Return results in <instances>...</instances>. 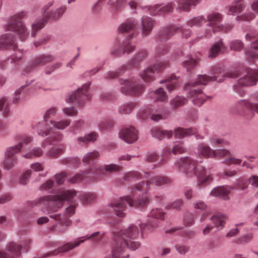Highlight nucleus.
I'll use <instances>...</instances> for the list:
<instances>
[{"instance_id": "nucleus-1", "label": "nucleus", "mask_w": 258, "mask_h": 258, "mask_svg": "<svg viewBox=\"0 0 258 258\" xmlns=\"http://www.w3.org/2000/svg\"><path fill=\"white\" fill-rule=\"evenodd\" d=\"M202 162L186 157L177 160L174 165L176 167L182 169L187 177L196 176L198 179V185L202 186L212 179L206 168L201 164Z\"/></svg>"}, {"instance_id": "nucleus-2", "label": "nucleus", "mask_w": 258, "mask_h": 258, "mask_svg": "<svg viewBox=\"0 0 258 258\" xmlns=\"http://www.w3.org/2000/svg\"><path fill=\"white\" fill-rule=\"evenodd\" d=\"M76 195L75 190H63L55 195L41 197L32 202V206H39L47 211L55 212L62 207L64 201L72 200Z\"/></svg>"}, {"instance_id": "nucleus-3", "label": "nucleus", "mask_w": 258, "mask_h": 258, "mask_svg": "<svg viewBox=\"0 0 258 258\" xmlns=\"http://www.w3.org/2000/svg\"><path fill=\"white\" fill-rule=\"evenodd\" d=\"M217 79V77L216 75L213 76L206 75H199L194 81L185 85L184 89L189 91L188 97L195 105L200 106L209 98L201 89H196V87L200 85H206L209 82L216 81Z\"/></svg>"}, {"instance_id": "nucleus-4", "label": "nucleus", "mask_w": 258, "mask_h": 258, "mask_svg": "<svg viewBox=\"0 0 258 258\" xmlns=\"http://www.w3.org/2000/svg\"><path fill=\"white\" fill-rule=\"evenodd\" d=\"M149 203V200L146 197H143L141 199L135 201L132 196H126L112 201L109 206L116 216L122 218L126 215L127 205L131 207L142 208L146 207Z\"/></svg>"}, {"instance_id": "nucleus-5", "label": "nucleus", "mask_w": 258, "mask_h": 258, "mask_svg": "<svg viewBox=\"0 0 258 258\" xmlns=\"http://www.w3.org/2000/svg\"><path fill=\"white\" fill-rule=\"evenodd\" d=\"M122 167L114 164L103 165H96L86 170L82 174H78L72 179V182H77L83 179L86 175L93 178L94 180L101 178L105 174V171L108 173L116 172L121 171Z\"/></svg>"}, {"instance_id": "nucleus-6", "label": "nucleus", "mask_w": 258, "mask_h": 258, "mask_svg": "<svg viewBox=\"0 0 258 258\" xmlns=\"http://www.w3.org/2000/svg\"><path fill=\"white\" fill-rule=\"evenodd\" d=\"M27 12L22 11L16 13L10 18V21L5 26L6 30L16 33L22 41L25 40L29 33L22 20L27 16Z\"/></svg>"}, {"instance_id": "nucleus-7", "label": "nucleus", "mask_w": 258, "mask_h": 258, "mask_svg": "<svg viewBox=\"0 0 258 258\" xmlns=\"http://www.w3.org/2000/svg\"><path fill=\"white\" fill-rule=\"evenodd\" d=\"M104 233H100V232H96L93 233L89 237H81L77 238L73 241L68 242L62 246L58 247L57 249L53 251L49 252L44 254L42 257H47L48 256H54L60 253L67 252L69 250H72L75 247L79 246L82 243L84 242L86 240L89 239H93L95 242H98L103 237Z\"/></svg>"}, {"instance_id": "nucleus-8", "label": "nucleus", "mask_w": 258, "mask_h": 258, "mask_svg": "<svg viewBox=\"0 0 258 258\" xmlns=\"http://www.w3.org/2000/svg\"><path fill=\"white\" fill-rule=\"evenodd\" d=\"M120 85L121 92L126 95L139 97L145 91L144 85L138 83L134 78L120 80Z\"/></svg>"}, {"instance_id": "nucleus-9", "label": "nucleus", "mask_w": 258, "mask_h": 258, "mask_svg": "<svg viewBox=\"0 0 258 258\" xmlns=\"http://www.w3.org/2000/svg\"><path fill=\"white\" fill-rule=\"evenodd\" d=\"M222 19V16L219 13H213L208 15L207 17L208 25L210 27V29L206 30L205 37H207L211 36L212 35V31L213 33L220 31L227 33L232 30L233 28L232 25L227 24L223 26L221 24Z\"/></svg>"}, {"instance_id": "nucleus-10", "label": "nucleus", "mask_w": 258, "mask_h": 258, "mask_svg": "<svg viewBox=\"0 0 258 258\" xmlns=\"http://www.w3.org/2000/svg\"><path fill=\"white\" fill-rule=\"evenodd\" d=\"M168 64L169 62L167 61L157 62L141 72L140 76L145 82H152L155 79V73H159L162 72L168 66Z\"/></svg>"}, {"instance_id": "nucleus-11", "label": "nucleus", "mask_w": 258, "mask_h": 258, "mask_svg": "<svg viewBox=\"0 0 258 258\" xmlns=\"http://www.w3.org/2000/svg\"><path fill=\"white\" fill-rule=\"evenodd\" d=\"M258 79V71L248 70L246 75L241 77L234 86V90L240 95L244 94V91L241 89L240 87H247L254 85L256 84Z\"/></svg>"}, {"instance_id": "nucleus-12", "label": "nucleus", "mask_w": 258, "mask_h": 258, "mask_svg": "<svg viewBox=\"0 0 258 258\" xmlns=\"http://www.w3.org/2000/svg\"><path fill=\"white\" fill-rule=\"evenodd\" d=\"M90 83H87L83 85L81 88H79L77 91L72 92L69 95L66 99L68 103L76 102L81 106L85 100H89L91 96L88 93V89Z\"/></svg>"}, {"instance_id": "nucleus-13", "label": "nucleus", "mask_w": 258, "mask_h": 258, "mask_svg": "<svg viewBox=\"0 0 258 258\" xmlns=\"http://www.w3.org/2000/svg\"><path fill=\"white\" fill-rule=\"evenodd\" d=\"M22 147L23 143L19 142L17 145L7 149L5 152V159L3 163L4 169H10L17 163L16 155L20 152Z\"/></svg>"}, {"instance_id": "nucleus-14", "label": "nucleus", "mask_w": 258, "mask_h": 258, "mask_svg": "<svg viewBox=\"0 0 258 258\" xmlns=\"http://www.w3.org/2000/svg\"><path fill=\"white\" fill-rule=\"evenodd\" d=\"M53 1H50L42 8L41 13L43 15V17L36 19L32 24L31 35L32 37H35L37 32L44 27L48 21V19H46V15L49 14L52 11L48 12V10L53 6Z\"/></svg>"}, {"instance_id": "nucleus-15", "label": "nucleus", "mask_w": 258, "mask_h": 258, "mask_svg": "<svg viewBox=\"0 0 258 258\" xmlns=\"http://www.w3.org/2000/svg\"><path fill=\"white\" fill-rule=\"evenodd\" d=\"M170 182V179L162 175H156L152 177L149 181H147L146 182L144 181L134 185L133 188V190H143L147 192L149 188V184L152 183L157 186H161L164 184H169Z\"/></svg>"}, {"instance_id": "nucleus-16", "label": "nucleus", "mask_w": 258, "mask_h": 258, "mask_svg": "<svg viewBox=\"0 0 258 258\" xmlns=\"http://www.w3.org/2000/svg\"><path fill=\"white\" fill-rule=\"evenodd\" d=\"M55 59L54 56L50 54H42L33 58L24 69V71L29 72L39 66H43Z\"/></svg>"}, {"instance_id": "nucleus-17", "label": "nucleus", "mask_w": 258, "mask_h": 258, "mask_svg": "<svg viewBox=\"0 0 258 258\" xmlns=\"http://www.w3.org/2000/svg\"><path fill=\"white\" fill-rule=\"evenodd\" d=\"M245 110L255 111L258 113V103L253 104L246 100H241L231 107L230 111L233 114H242Z\"/></svg>"}, {"instance_id": "nucleus-18", "label": "nucleus", "mask_w": 258, "mask_h": 258, "mask_svg": "<svg viewBox=\"0 0 258 258\" xmlns=\"http://www.w3.org/2000/svg\"><path fill=\"white\" fill-rule=\"evenodd\" d=\"M245 110L255 111L258 113V103L253 104L246 100H241L231 107L230 111L233 114H242Z\"/></svg>"}, {"instance_id": "nucleus-19", "label": "nucleus", "mask_w": 258, "mask_h": 258, "mask_svg": "<svg viewBox=\"0 0 258 258\" xmlns=\"http://www.w3.org/2000/svg\"><path fill=\"white\" fill-rule=\"evenodd\" d=\"M131 37L130 36L128 38L124 40L119 48L112 50L111 53V55L113 56H119L124 53L128 54L133 52L135 49V45L132 44L131 41Z\"/></svg>"}, {"instance_id": "nucleus-20", "label": "nucleus", "mask_w": 258, "mask_h": 258, "mask_svg": "<svg viewBox=\"0 0 258 258\" xmlns=\"http://www.w3.org/2000/svg\"><path fill=\"white\" fill-rule=\"evenodd\" d=\"M22 246L15 242H10L7 246L6 249L10 255L7 253L0 251V258H19L21 255V249Z\"/></svg>"}, {"instance_id": "nucleus-21", "label": "nucleus", "mask_w": 258, "mask_h": 258, "mask_svg": "<svg viewBox=\"0 0 258 258\" xmlns=\"http://www.w3.org/2000/svg\"><path fill=\"white\" fill-rule=\"evenodd\" d=\"M119 137L125 142L133 143L138 140V132L134 127L125 128L120 132Z\"/></svg>"}, {"instance_id": "nucleus-22", "label": "nucleus", "mask_w": 258, "mask_h": 258, "mask_svg": "<svg viewBox=\"0 0 258 258\" xmlns=\"http://www.w3.org/2000/svg\"><path fill=\"white\" fill-rule=\"evenodd\" d=\"M173 9V4L171 3H168L165 6L156 5L149 8L150 14L153 16L164 15L172 12Z\"/></svg>"}, {"instance_id": "nucleus-23", "label": "nucleus", "mask_w": 258, "mask_h": 258, "mask_svg": "<svg viewBox=\"0 0 258 258\" xmlns=\"http://www.w3.org/2000/svg\"><path fill=\"white\" fill-rule=\"evenodd\" d=\"M16 44L15 43V38L12 33H7L0 36V49L13 48L15 50Z\"/></svg>"}, {"instance_id": "nucleus-24", "label": "nucleus", "mask_w": 258, "mask_h": 258, "mask_svg": "<svg viewBox=\"0 0 258 258\" xmlns=\"http://www.w3.org/2000/svg\"><path fill=\"white\" fill-rule=\"evenodd\" d=\"M179 27L175 25H171L163 28L159 33L158 39L161 41H166L169 39L175 33L178 32Z\"/></svg>"}, {"instance_id": "nucleus-25", "label": "nucleus", "mask_w": 258, "mask_h": 258, "mask_svg": "<svg viewBox=\"0 0 258 258\" xmlns=\"http://www.w3.org/2000/svg\"><path fill=\"white\" fill-rule=\"evenodd\" d=\"M234 187L230 186H221L214 188L211 192V195L218 197L224 200L228 199V195Z\"/></svg>"}, {"instance_id": "nucleus-26", "label": "nucleus", "mask_w": 258, "mask_h": 258, "mask_svg": "<svg viewBox=\"0 0 258 258\" xmlns=\"http://www.w3.org/2000/svg\"><path fill=\"white\" fill-rule=\"evenodd\" d=\"M198 155L200 157L205 158H214L216 155V150H213L209 146L201 144L198 147Z\"/></svg>"}, {"instance_id": "nucleus-27", "label": "nucleus", "mask_w": 258, "mask_h": 258, "mask_svg": "<svg viewBox=\"0 0 258 258\" xmlns=\"http://www.w3.org/2000/svg\"><path fill=\"white\" fill-rule=\"evenodd\" d=\"M165 213L161 209L156 208L153 209L148 215V220L147 223L139 224V226H147L151 223L153 219L164 220Z\"/></svg>"}, {"instance_id": "nucleus-28", "label": "nucleus", "mask_w": 258, "mask_h": 258, "mask_svg": "<svg viewBox=\"0 0 258 258\" xmlns=\"http://www.w3.org/2000/svg\"><path fill=\"white\" fill-rule=\"evenodd\" d=\"M155 21L147 16L143 17L142 20V33L144 36L150 34L154 25Z\"/></svg>"}, {"instance_id": "nucleus-29", "label": "nucleus", "mask_w": 258, "mask_h": 258, "mask_svg": "<svg viewBox=\"0 0 258 258\" xmlns=\"http://www.w3.org/2000/svg\"><path fill=\"white\" fill-rule=\"evenodd\" d=\"M200 0H179L177 2V10L188 12L191 8L195 7Z\"/></svg>"}, {"instance_id": "nucleus-30", "label": "nucleus", "mask_w": 258, "mask_h": 258, "mask_svg": "<svg viewBox=\"0 0 258 258\" xmlns=\"http://www.w3.org/2000/svg\"><path fill=\"white\" fill-rule=\"evenodd\" d=\"M227 47L223 43L221 39L214 43L209 50L208 56L215 57L219 54L224 53L226 50Z\"/></svg>"}, {"instance_id": "nucleus-31", "label": "nucleus", "mask_w": 258, "mask_h": 258, "mask_svg": "<svg viewBox=\"0 0 258 258\" xmlns=\"http://www.w3.org/2000/svg\"><path fill=\"white\" fill-rule=\"evenodd\" d=\"M63 135L59 132H55L51 135L46 138L42 143V147H45L47 144L55 145L61 142Z\"/></svg>"}, {"instance_id": "nucleus-32", "label": "nucleus", "mask_w": 258, "mask_h": 258, "mask_svg": "<svg viewBox=\"0 0 258 258\" xmlns=\"http://www.w3.org/2000/svg\"><path fill=\"white\" fill-rule=\"evenodd\" d=\"M147 56V51L146 50L142 49L138 51L129 61V65L134 67L138 66L142 61L146 58Z\"/></svg>"}, {"instance_id": "nucleus-33", "label": "nucleus", "mask_w": 258, "mask_h": 258, "mask_svg": "<svg viewBox=\"0 0 258 258\" xmlns=\"http://www.w3.org/2000/svg\"><path fill=\"white\" fill-rule=\"evenodd\" d=\"M126 0H108V4L113 13H116L122 10L126 6Z\"/></svg>"}, {"instance_id": "nucleus-34", "label": "nucleus", "mask_w": 258, "mask_h": 258, "mask_svg": "<svg viewBox=\"0 0 258 258\" xmlns=\"http://www.w3.org/2000/svg\"><path fill=\"white\" fill-rule=\"evenodd\" d=\"M151 132L152 136L160 140L165 137L170 138L173 135V132L172 131L162 130L158 127L152 128Z\"/></svg>"}, {"instance_id": "nucleus-35", "label": "nucleus", "mask_w": 258, "mask_h": 258, "mask_svg": "<svg viewBox=\"0 0 258 258\" xmlns=\"http://www.w3.org/2000/svg\"><path fill=\"white\" fill-rule=\"evenodd\" d=\"M78 197L83 205H87L95 201L97 195L94 192H87L80 194Z\"/></svg>"}, {"instance_id": "nucleus-36", "label": "nucleus", "mask_w": 258, "mask_h": 258, "mask_svg": "<svg viewBox=\"0 0 258 258\" xmlns=\"http://www.w3.org/2000/svg\"><path fill=\"white\" fill-rule=\"evenodd\" d=\"M196 128H189L184 129L181 127H177L174 130V135L176 138H183L188 136L196 134Z\"/></svg>"}, {"instance_id": "nucleus-37", "label": "nucleus", "mask_w": 258, "mask_h": 258, "mask_svg": "<svg viewBox=\"0 0 258 258\" xmlns=\"http://www.w3.org/2000/svg\"><path fill=\"white\" fill-rule=\"evenodd\" d=\"M137 22L133 19H127L126 21L121 24L118 28L119 33H123L132 30L137 25Z\"/></svg>"}, {"instance_id": "nucleus-38", "label": "nucleus", "mask_w": 258, "mask_h": 258, "mask_svg": "<svg viewBox=\"0 0 258 258\" xmlns=\"http://www.w3.org/2000/svg\"><path fill=\"white\" fill-rule=\"evenodd\" d=\"M245 6L242 0L234 2L229 7V14L233 15H239L244 10Z\"/></svg>"}, {"instance_id": "nucleus-39", "label": "nucleus", "mask_w": 258, "mask_h": 258, "mask_svg": "<svg viewBox=\"0 0 258 258\" xmlns=\"http://www.w3.org/2000/svg\"><path fill=\"white\" fill-rule=\"evenodd\" d=\"M98 137V135L95 132H92L87 134L84 137H79L77 139V142L79 145H87L90 142H94Z\"/></svg>"}, {"instance_id": "nucleus-40", "label": "nucleus", "mask_w": 258, "mask_h": 258, "mask_svg": "<svg viewBox=\"0 0 258 258\" xmlns=\"http://www.w3.org/2000/svg\"><path fill=\"white\" fill-rule=\"evenodd\" d=\"M48 121H44L40 122L37 126L38 134L42 137H45L49 135L51 132L52 128L49 125Z\"/></svg>"}, {"instance_id": "nucleus-41", "label": "nucleus", "mask_w": 258, "mask_h": 258, "mask_svg": "<svg viewBox=\"0 0 258 258\" xmlns=\"http://www.w3.org/2000/svg\"><path fill=\"white\" fill-rule=\"evenodd\" d=\"M151 97L154 96L153 98H155V101L159 102H166L168 100V96L166 93L163 90L162 88H159L154 92L150 93Z\"/></svg>"}, {"instance_id": "nucleus-42", "label": "nucleus", "mask_w": 258, "mask_h": 258, "mask_svg": "<svg viewBox=\"0 0 258 258\" xmlns=\"http://www.w3.org/2000/svg\"><path fill=\"white\" fill-rule=\"evenodd\" d=\"M164 83L166 87L169 92H171L175 89L179 85L178 79L174 76H171L164 81H161L160 83Z\"/></svg>"}, {"instance_id": "nucleus-43", "label": "nucleus", "mask_w": 258, "mask_h": 258, "mask_svg": "<svg viewBox=\"0 0 258 258\" xmlns=\"http://www.w3.org/2000/svg\"><path fill=\"white\" fill-rule=\"evenodd\" d=\"M153 111V106L149 105L141 108L137 112V116L141 119H147Z\"/></svg>"}, {"instance_id": "nucleus-44", "label": "nucleus", "mask_w": 258, "mask_h": 258, "mask_svg": "<svg viewBox=\"0 0 258 258\" xmlns=\"http://www.w3.org/2000/svg\"><path fill=\"white\" fill-rule=\"evenodd\" d=\"M246 56L249 59L258 57V38L251 43V48L246 51Z\"/></svg>"}, {"instance_id": "nucleus-45", "label": "nucleus", "mask_w": 258, "mask_h": 258, "mask_svg": "<svg viewBox=\"0 0 258 258\" xmlns=\"http://www.w3.org/2000/svg\"><path fill=\"white\" fill-rule=\"evenodd\" d=\"M137 104L138 103L135 102L124 103L120 106L118 108V112L122 114H128L133 111Z\"/></svg>"}, {"instance_id": "nucleus-46", "label": "nucleus", "mask_w": 258, "mask_h": 258, "mask_svg": "<svg viewBox=\"0 0 258 258\" xmlns=\"http://www.w3.org/2000/svg\"><path fill=\"white\" fill-rule=\"evenodd\" d=\"M66 147L63 145H60L58 148H52L46 153V156L49 158H56L63 154Z\"/></svg>"}, {"instance_id": "nucleus-47", "label": "nucleus", "mask_w": 258, "mask_h": 258, "mask_svg": "<svg viewBox=\"0 0 258 258\" xmlns=\"http://www.w3.org/2000/svg\"><path fill=\"white\" fill-rule=\"evenodd\" d=\"M75 212V207L73 205H71L66 209V215H60L55 214L53 216V218L55 219L56 220H59L61 223L66 222L67 221V217L70 216L73 214Z\"/></svg>"}, {"instance_id": "nucleus-48", "label": "nucleus", "mask_w": 258, "mask_h": 258, "mask_svg": "<svg viewBox=\"0 0 258 258\" xmlns=\"http://www.w3.org/2000/svg\"><path fill=\"white\" fill-rule=\"evenodd\" d=\"M66 10L67 8L66 6H62L55 11H52L49 14L47 15L46 19H48V20L50 19L54 20H57L60 18L61 16L66 12Z\"/></svg>"}, {"instance_id": "nucleus-49", "label": "nucleus", "mask_w": 258, "mask_h": 258, "mask_svg": "<svg viewBox=\"0 0 258 258\" xmlns=\"http://www.w3.org/2000/svg\"><path fill=\"white\" fill-rule=\"evenodd\" d=\"M49 122L50 124H52L54 127L58 130H62L70 125L71 120L68 119H62L59 121L50 120L49 121Z\"/></svg>"}, {"instance_id": "nucleus-50", "label": "nucleus", "mask_w": 258, "mask_h": 258, "mask_svg": "<svg viewBox=\"0 0 258 258\" xmlns=\"http://www.w3.org/2000/svg\"><path fill=\"white\" fill-rule=\"evenodd\" d=\"M99 156V153L97 151H94L86 154L84 155L82 161L84 163L90 164L93 163L95 160L98 158Z\"/></svg>"}, {"instance_id": "nucleus-51", "label": "nucleus", "mask_w": 258, "mask_h": 258, "mask_svg": "<svg viewBox=\"0 0 258 258\" xmlns=\"http://www.w3.org/2000/svg\"><path fill=\"white\" fill-rule=\"evenodd\" d=\"M211 220L216 225L215 226H223L226 224L227 218L225 215L219 213L214 215Z\"/></svg>"}, {"instance_id": "nucleus-52", "label": "nucleus", "mask_w": 258, "mask_h": 258, "mask_svg": "<svg viewBox=\"0 0 258 258\" xmlns=\"http://www.w3.org/2000/svg\"><path fill=\"white\" fill-rule=\"evenodd\" d=\"M210 142L211 144L215 147L225 146L229 144L228 142L225 140L216 137H211L210 139Z\"/></svg>"}, {"instance_id": "nucleus-53", "label": "nucleus", "mask_w": 258, "mask_h": 258, "mask_svg": "<svg viewBox=\"0 0 258 258\" xmlns=\"http://www.w3.org/2000/svg\"><path fill=\"white\" fill-rule=\"evenodd\" d=\"M186 102L187 100L185 98L177 96L171 100L170 104L173 108H176L184 105Z\"/></svg>"}, {"instance_id": "nucleus-54", "label": "nucleus", "mask_w": 258, "mask_h": 258, "mask_svg": "<svg viewBox=\"0 0 258 258\" xmlns=\"http://www.w3.org/2000/svg\"><path fill=\"white\" fill-rule=\"evenodd\" d=\"M43 154L42 150L40 148L33 149L29 153L24 154L23 156L26 158H32L36 157H40Z\"/></svg>"}, {"instance_id": "nucleus-55", "label": "nucleus", "mask_w": 258, "mask_h": 258, "mask_svg": "<svg viewBox=\"0 0 258 258\" xmlns=\"http://www.w3.org/2000/svg\"><path fill=\"white\" fill-rule=\"evenodd\" d=\"M204 21V17L202 16H199L189 20L187 24L189 27H200L202 25Z\"/></svg>"}, {"instance_id": "nucleus-56", "label": "nucleus", "mask_w": 258, "mask_h": 258, "mask_svg": "<svg viewBox=\"0 0 258 258\" xmlns=\"http://www.w3.org/2000/svg\"><path fill=\"white\" fill-rule=\"evenodd\" d=\"M197 61L192 58L191 56H189L188 59L183 62V66L184 68L186 69L187 71H189L190 70L194 68L197 64Z\"/></svg>"}, {"instance_id": "nucleus-57", "label": "nucleus", "mask_w": 258, "mask_h": 258, "mask_svg": "<svg viewBox=\"0 0 258 258\" xmlns=\"http://www.w3.org/2000/svg\"><path fill=\"white\" fill-rule=\"evenodd\" d=\"M183 205V201L181 199H178L172 203L167 204L165 206V209L167 210L169 209H176L177 210H180L181 207Z\"/></svg>"}, {"instance_id": "nucleus-58", "label": "nucleus", "mask_w": 258, "mask_h": 258, "mask_svg": "<svg viewBox=\"0 0 258 258\" xmlns=\"http://www.w3.org/2000/svg\"><path fill=\"white\" fill-rule=\"evenodd\" d=\"M61 163L69 166H75L80 164V160L77 157L66 158L61 160Z\"/></svg>"}, {"instance_id": "nucleus-59", "label": "nucleus", "mask_w": 258, "mask_h": 258, "mask_svg": "<svg viewBox=\"0 0 258 258\" xmlns=\"http://www.w3.org/2000/svg\"><path fill=\"white\" fill-rule=\"evenodd\" d=\"M243 43L239 40H234L230 43V48L232 50L240 51L243 48Z\"/></svg>"}, {"instance_id": "nucleus-60", "label": "nucleus", "mask_w": 258, "mask_h": 258, "mask_svg": "<svg viewBox=\"0 0 258 258\" xmlns=\"http://www.w3.org/2000/svg\"><path fill=\"white\" fill-rule=\"evenodd\" d=\"M32 174L31 170H26L19 178V183L22 185H26L28 183Z\"/></svg>"}, {"instance_id": "nucleus-61", "label": "nucleus", "mask_w": 258, "mask_h": 258, "mask_svg": "<svg viewBox=\"0 0 258 258\" xmlns=\"http://www.w3.org/2000/svg\"><path fill=\"white\" fill-rule=\"evenodd\" d=\"M142 175L138 171H131L125 174L124 178L125 180L141 178Z\"/></svg>"}, {"instance_id": "nucleus-62", "label": "nucleus", "mask_w": 258, "mask_h": 258, "mask_svg": "<svg viewBox=\"0 0 258 258\" xmlns=\"http://www.w3.org/2000/svg\"><path fill=\"white\" fill-rule=\"evenodd\" d=\"M57 111V109L55 107H51L48 109L44 115V121H47L49 118L54 117L56 115Z\"/></svg>"}, {"instance_id": "nucleus-63", "label": "nucleus", "mask_w": 258, "mask_h": 258, "mask_svg": "<svg viewBox=\"0 0 258 258\" xmlns=\"http://www.w3.org/2000/svg\"><path fill=\"white\" fill-rule=\"evenodd\" d=\"M3 110V115L7 116L10 111L7 100L6 98L0 99V110Z\"/></svg>"}, {"instance_id": "nucleus-64", "label": "nucleus", "mask_w": 258, "mask_h": 258, "mask_svg": "<svg viewBox=\"0 0 258 258\" xmlns=\"http://www.w3.org/2000/svg\"><path fill=\"white\" fill-rule=\"evenodd\" d=\"M84 124V121L82 119L75 120L70 128L71 132L76 133V131L80 130Z\"/></svg>"}]
</instances>
